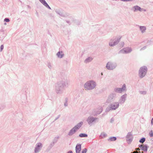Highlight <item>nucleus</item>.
<instances>
[{"instance_id":"1","label":"nucleus","mask_w":153,"mask_h":153,"mask_svg":"<svg viewBox=\"0 0 153 153\" xmlns=\"http://www.w3.org/2000/svg\"><path fill=\"white\" fill-rule=\"evenodd\" d=\"M96 86V82L93 80H90L86 82L84 87L85 90H91L94 89Z\"/></svg>"},{"instance_id":"2","label":"nucleus","mask_w":153,"mask_h":153,"mask_svg":"<svg viewBox=\"0 0 153 153\" xmlns=\"http://www.w3.org/2000/svg\"><path fill=\"white\" fill-rule=\"evenodd\" d=\"M120 104L118 102H114L111 103L105 109V112H108L110 111L114 110L117 109L119 107Z\"/></svg>"},{"instance_id":"3","label":"nucleus","mask_w":153,"mask_h":153,"mask_svg":"<svg viewBox=\"0 0 153 153\" xmlns=\"http://www.w3.org/2000/svg\"><path fill=\"white\" fill-rule=\"evenodd\" d=\"M98 118L92 116H89L86 120V121L89 125L91 126L98 121Z\"/></svg>"},{"instance_id":"4","label":"nucleus","mask_w":153,"mask_h":153,"mask_svg":"<svg viewBox=\"0 0 153 153\" xmlns=\"http://www.w3.org/2000/svg\"><path fill=\"white\" fill-rule=\"evenodd\" d=\"M117 66V65L116 62L110 61L107 62L105 67L107 70L112 71L115 69Z\"/></svg>"},{"instance_id":"5","label":"nucleus","mask_w":153,"mask_h":153,"mask_svg":"<svg viewBox=\"0 0 153 153\" xmlns=\"http://www.w3.org/2000/svg\"><path fill=\"white\" fill-rule=\"evenodd\" d=\"M147 67L146 66H143L141 67L140 69L138 75L140 78L144 77L146 75L147 71Z\"/></svg>"},{"instance_id":"6","label":"nucleus","mask_w":153,"mask_h":153,"mask_svg":"<svg viewBox=\"0 0 153 153\" xmlns=\"http://www.w3.org/2000/svg\"><path fill=\"white\" fill-rule=\"evenodd\" d=\"M121 37H114L111 38L109 42V45L110 47H113L117 45L120 42Z\"/></svg>"},{"instance_id":"7","label":"nucleus","mask_w":153,"mask_h":153,"mask_svg":"<svg viewBox=\"0 0 153 153\" xmlns=\"http://www.w3.org/2000/svg\"><path fill=\"white\" fill-rule=\"evenodd\" d=\"M55 90L57 94H61L63 93L64 88L57 82L55 85Z\"/></svg>"},{"instance_id":"8","label":"nucleus","mask_w":153,"mask_h":153,"mask_svg":"<svg viewBox=\"0 0 153 153\" xmlns=\"http://www.w3.org/2000/svg\"><path fill=\"white\" fill-rule=\"evenodd\" d=\"M126 84H124L122 86V88L115 87L114 88V92L118 93L119 94L123 92L126 91Z\"/></svg>"},{"instance_id":"9","label":"nucleus","mask_w":153,"mask_h":153,"mask_svg":"<svg viewBox=\"0 0 153 153\" xmlns=\"http://www.w3.org/2000/svg\"><path fill=\"white\" fill-rule=\"evenodd\" d=\"M117 94L115 92L111 93L108 96L106 102L110 103L114 100L116 97Z\"/></svg>"},{"instance_id":"10","label":"nucleus","mask_w":153,"mask_h":153,"mask_svg":"<svg viewBox=\"0 0 153 153\" xmlns=\"http://www.w3.org/2000/svg\"><path fill=\"white\" fill-rule=\"evenodd\" d=\"M43 144L40 142L38 143L35 145L34 149V153H39L42 149Z\"/></svg>"},{"instance_id":"11","label":"nucleus","mask_w":153,"mask_h":153,"mask_svg":"<svg viewBox=\"0 0 153 153\" xmlns=\"http://www.w3.org/2000/svg\"><path fill=\"white\" fill-rule=\"evenodd\" d=\"M132 51V49L131 47H126L120 50L119 51V53L128 54L131 52Z\"/></svg>"},{"instance_id":"12","label":"nucleus","mask_w":153,"mask_h":153,"mask_svg":"<svg viewBox=\"0 0 153 153\" xmlns=\"http://www.w3.org/2000/svg\"><path fill=\"white\" fill-rule=\"evenodd\" d=\"M58 83L64 88V87H68L69 85V81L67 80H62L58 82Z\"/></svg>"},{"instance_id":"13","label":"nucleus","mask_w":153,"mask_h":153,"mask_svg":"<svg viewBox=\"0 0 153 153\" xmlns=\"http://www.w3.org/2000/svg\"><path fill=\"white\" fill-rule=\"evenodd\" d=\"M126 140L128 144H130L132 141L133 136L131 132L128 133L126 136Z\"/></svg>"},{"instance_id":"14","label":"nucleus","mask_w":153,"mask_h":153,"mask_svg":"<svg viewBox=\"0 0 153 153\" xmlns=\"http://www.w3.org/2000/svg\"><path fill=\"white\" fill-rule=\"evenodd\" d=\"M127 94H125L122 95L120 97V99L119 100V104H123L125 102L126 99L127 97Z\"/></svg>"},{"instance_id":"15","label":"nucleus","mask_w":153,"mask_h":153,"mask_svg":"<svg viewBox=\"0 0 153 153\" xmlns=\"http://www.w3.org/2000/svg\"><path fill=\"white\" fill-rule=\"evenodd\" d=\"M57 57L61 59L65 56V54L63 51H59L56 54Z\"/></svg>"},{"instance_id":"16","label":"nucleus","mask_w":153,"mask_h":153,"mask_svg":"<svg viewBox=\"0 0 153 153\" xmlns=\"http://www.w3.org/2000/svg\"><path fill=\"white\" fill-rule=\"evenodd\" d=\"M141 8L138 5H135L132 7L131 10L134 12L137 11H141Z\"/></svg>"},{"instance_id":"17","label":"nucleus","mask_w":153,"mask_h":153,"mask_svg":"<svg viewBox=\"0 0 153 153\" xmlns=\"http://www.w3.org/2000/svg\"><path fill=\"white\" fill-rule=\"evenodd\" d=\"M83 123L82 121H80L75 125L74 127L76 131H77L82 126Z\"/></svg>"},{"instance_id":"18","label":"nucleus","mask_w":153,"mask_h":153,"mask_svg":"<svg viewBox=\"0 0 153 153\" xmlns=\"http://www.w3.org/2000/svg\"><path fill=\"white\" fill-rule=\"evenodd\" d=\"M77 131H76L74 128L73 127L69 131L68 133V135L69 136H71L73 135Z\"/></svg>"},{"instance_id":"19","label":"nucleus","mask_w":153,"mask_h":153,"mask_svg":"<svg viewBox=\"0 0 153 153\" xmlns=\"http://www.w3.org/2000/svg\"><path fill=\"white\" fill-rule=\"evenodd\" d=\"M102 111V107L100 106L95 110V114H100Z\"/></svg>"},{"instance_id":"20","label":"nucleus","mask_w":153,"mask_h":153,"mask_svg":"<svg viewBox=\"0 0 153 153\" xmlns=\"http://www.w3.org/2000/svg\"><path fill=\"white\" fill-rule=\"evenodd\" d=\"M93 58L91 57H88L87 58L84 60V62L85 64H88L91 62Z\"/></svg>"},{"instance_id":"21","label":"nucleus","mask_w":153,"mask_h":153,"mask_svg":"<svg viewBox=\"0 0 153 153\" xmlns=\"http://www.w3.org/2000/svg\"><path fill=\"white\" fill-rule=\"evenodd\" d=\"M139 147L142 150L146 152H147V151L148 147L147 145H139Z\"/></svg>"},{"instance_id":"22","label":"nucleus","mask_w":153,"mask_h":153,"mask_svg":"<svg viewBox=\"0 0 153 153\" xmlns=\"http://www.w3.org/2000/svg\"><path fill=\"white\" fill-rule=\"evenodd\" d=\"M81 145L80 144H77L76 147V153H79L81 150Z\"/></svg>"},{"instance_id":"23","label":"nucleus","mask_w":153,"mask_h":153,"mask_svg":"<svg viewBox=\"0 0 153 153\" xmlns=\"http://www.w3.org/2000/svg\"><path fill=\"white\" fill-rule=\"evenodd\" d=\"M139 27L140 28V30L142 33H143L146 32V28L144 26H139Z\"/></svg>"},{"instance_id":"24","label":"nucleus","mask_w":153,"mask_h":153,"mask_svg":"<svg viewBox=\"0 0 153 153\" xmlns=\"http://www.w3.org/2000/svg\"><path fill=\"white\" fill-rule=\"evenodd\" d=\"M55 144V143L54 142H51L50 145H49V146L47 148V150H50L51 148L54 146Z\"/></svg>"},{"instance_id":"25","label":"nucleus","mask_w":153,"mask_h":153,"mask_svg":"<svg viewBox=\"0 0 153 153\" xmlns=\"http://www.w3.org/2000/svg\"><path fill=\"white\" fill-rule=\"evenodd\" d=\"M117 139V138L116 137H110L108 139V141H115Z\"/></svg>"},{"instance_id":"26","label":"nucleus","mask_w":153,"mask_h":153,"mask_svg":"<svg viewBox=\"0 0 153 153\" xmlns=\"http://www.w3.org/2000/svg\"><path fill=\"white\" fill-rule=\"evenodd\" d=\"M107 136V134L106 133L104 132H103L101 133L100 135V137L101 138H103L106 137Z\"/></svg>"},{"instance_id":"27","label":"nucleus","mask_w":153,"mask_h":153,"mask_svg":"<svg viewBox=\"0 0 153 153\" xmlns=\"http://www.w3.org/2000/svg\"><path fill=\"white\" fill-rule=\"evenodd\" d=\"M139 92L140 94L145 95L147 94V91H140Z\"/></svg>"},{"instance_id":"28","label":"nucleus","mask_w":153,"mask_h":153,"mask_svg":"<svg viewBox=\"0 0 153 153\" xmlns=\"http://www.w3.org/2000/svg\"><path fill=\"white\" fill-rule=\"evenodd\" d=\"M68 99L67 98H65L64 102V105L65 107H67L68 105Z\"/></svg>"},{"instance_id":"29","label":"nucleus","mask_w":153,"mask_h":153,"mask_svg":"<svg viewBox=\"0 0 153 153\" xmlns=\"http://www.w3.org/2000/svg\"><path fill=\"white\" fill-rule=\"evenodd\" d=\"M79 137H87L88 136V135L87 134L84 133H81L79 135Z\"/></svg>"},{"instance_id":"30","label":"nucleus","mask_w":153,"mask_h":153,"mask_svg":"<svg viewBox=\"0 0 153 153\" xmlns=\"http://www.w3.org/2000/svg\"><path fill=\"white\" fill-rule=\"evenodd\" d=\"M47 66L50 69H51L52 68V65L50 62H48L47 63Z\"/></svg>"},{"instance_id":"31","label":"nucleus","mask_w":153,"mask_h":153,"mask_svg":"<svg viewBox=\"0 0 153 153\" xmlns=\"http://www.w3.org/2000/svg\"><path fill=\"white\" fill-rule=\"evenodd\" d=\"M55 12L57 14L61 16H62V14L59 10H55Z\"/></svg>"},{"instance_id":"32","label":"nucleus","mask_w":153,"mask_h":153,"mask_svg":"<svg viewBox=\"0 0 153 153\" xmlns=\"http://www.w3.org/2000/svg\"><path fill=\"white\" fill-rule=\"evenodd\" d=\"M145 141V138L144 137L142 138L139 140V142L140 143H143Z\"/></svg>"},{"instance_id":"33","label":"nucleus","mask_w":153,"mask_h":153,"mask_svg":"<svg viewBox=\"0 0 153 153\" xmlns=\"http://www.w3.org/2000/svg\"><path fill=\"white\" fill-rule=\"evenodd\" d=\"M39 1L42 3L44 5L47 3L45 0H39Z\"/></svg>"},{"instance_id":"34","label":"nucleus","mask_w":153,"mask_h":153,"mask_svg":"<svg viewBox=\"0 0 153 153\" xmlns=\"http://www.w3.org/2000/svg\"><path fill=\"white\" fill-rule=\"evenodd\" d=\"M150 136L151 137H153V131L152 130L149 133Z\"/></svg>"},{"instance_id":"35","label":"nucleus","mask_w":153,"mask_h":153,"mask_svg":"<svg viewBox=\"0 0 153 153\" xmlns=\"http://www.w3.org/2000/svg\"><path fill=\"white\" fill-rule=\"evenodd\" d=\"M87 151V149L85 148L84 149L82 152V153H86Z\"/></svg>"},{"instance_id":"36","label":"nucleus","mask_w":153,"mask_h":153,"mask_svg":"<svg viewBox=\"0 0 153 153\" xmlns=\"http://www.w3.org/2000/svg\"><path fill=\"white\" fill-rule=\"evenodd\" d=\"M44 6L48 8L51 9V8L49 6V5L47 3L46 4H44Z\"/></svg>"},{"instance_id":"37","label":"nucleus","mask_w":153,"mask_h":153,"mask_svg":"<svg viewBox=\"0 0 153 153\" xmlns=\"http://www.w3.org/2000/svg\"><path fill=\"white\" fill-rule=\"evenodd\" d=\"M10 21V19L8 18H5L4 19V21L6 22H9Z\"/></svg>"},{"instance_id":"38","label":"nucleus","mask_w":153,"mask_h":153,"mask_svg":"<svg viewBox=\"0 0 153 153\" xmlns=\"http://www.w3.org/2000/svg\"><path fill=\"white\" fill-rule=\"evenodd\" d=\"M4 48V45H1L0 47V51H1L3 50Z\"/></svg>"},{"instance_id":"39","label":"nucleus","mask_w":153,"mask_h":153,"mask_svg":"<svg viewBox=\"0 0 153 153\" xmlns=\"http://www.w3.org/2000/svg\"><path fill=\"white\" fill-rule=\"evenodd\" d=\"M121 1H132L133 0H121Z\"/></svg>"},{"instance_id":"40","label":"nucleus","mask_w":153,"mask_h":153,"mask_svg":"<svg viewBox=\"0 0 153 153\" xmlns=\"http://www.w3.org/2000/svg\"><path fill=\"white\" fill-rule=\"evenodd\" d=\"M146 48V46H144L140 49V51H141L142 50H144Z\"/></svg>"},{"instance_id":"41","label":"nucleus","mask_w":153,"mask_h":153,"mask_svg":"<svg viewBox=\"0 0 153 153\" xmlns=\"http://www.w3.org/2000/svg\"><path fill=\"white\" fill-rule=\"evenodd\" d=\"M141 10V11L140 12H141V11H144V12H145L146 11V10L145 9H144L143 8H141V10Z\"/></svg>"},{"instance_id":"42","label":"nucleus","mask_w":153,"mask_h":153,"mask_svg":"<svg viewBox=\"0 0 153 153\" xmlns=\"http://www.w3.org/2000/svg\"><path fill=\"white\" fill-rule=\"evenodd\" d=\"M151 124L152 125L153 124V118L151 120Z\"/></svg>"},{"instance_id":"43","label":"nucleus","mask_w":153,"mask_h":153,"mask_svg":"<svg viewBox=\"0 0 153 153\" xmlns=\"http://www.w3.org/2000/svg\"><path fill=\"white\" fill-rule=\"evenodd\" d=\"M67 153H73L71 151H70L67 152Z\"/></svg>"},{"instance_id":"44","label":"nucleus","mask_w":153,"mask_h":153,"mask_svg":"<svg viewBox=\"0 0 153 153\" xmlns=\"http://www.w3.org/2000/svg\"><path fill=\"white\" fill-rule=\"evenodd\" d=\"M136 150L137 151H139V150H140V149L139 148H137L136 149Z\"/></svg>"},{"instance_id":"45","label":"nucleus","mask_w":153,"mask_h":153,"mask_svg":"<svg viewBox=\"0 0 153 153\" xmlns=\"http://www.w3.org/2000/svg\"><path fill=\"white\" fill-rule=\"evenodd\" d=\"M133 153H138L137 152H134Z\"/></svg>"},{"instance_id":"46","label":"nucleus","mask_w":153,"mask_h":153,"mask_svg":"<svg viewBox=\"0 0 153 153\" xmlns=\"http://www.w3.org/2000/svg\"><path fill=\"white\" fill-rule=\"evenodd\" d=\"M4 25H6V23H4Z\"/></svg>"},{"instance_id":"47","label":"nucleus","mask_w":153,"mask_h":153,"mask_svg":"<svg viewBox=\"0 0 153 153\" xmlns=\"http://www.w3.org/2000/svg\"><path fill=\"white\" fill-rule=\"evenodd\" d=\"M101 75H102V74H103L102 73H101Z\"/></svg>"},{"instance_id":"48","label":"nucleus","mask_w":153,"mask_h":153,"mask_svg":"<svg viewBox=\"0 0 153 153\" xmlns=\"http://www.w3.org/2000/svg\"><path fill=\"white\" fill-rule=\"evenodd\" d=\"M57 119H58V118H56V119L55 120H57Z\"/></svg>"},{"instance_id":"49","label":"nucleus","mask_w":153,"mask_h":153,"mask_svg":"<svg viewBox=\"0 0 153 153\" xmlns=\"http://www.w3.org/2000/svg\"><path fill=\"white\" fill-rule=\"evenodd\" d=\"M111 121H113V120H112V119H111Z\"/></svg>"}]
</instances>
